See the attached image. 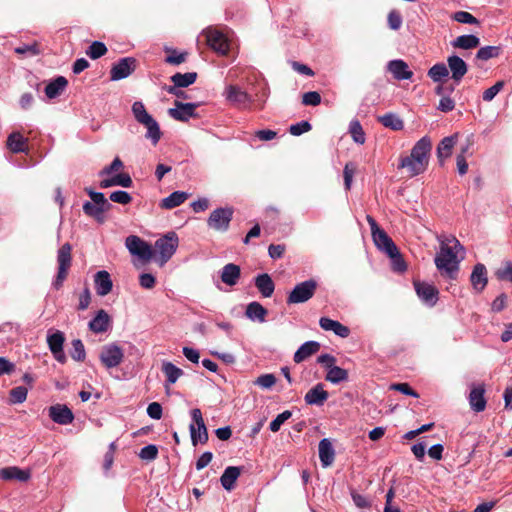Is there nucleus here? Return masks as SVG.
Here are the masks:
<instances>
[{"instance_id": "59", "label": "nucleus", "mask_w": 512, "mask_h": 512, "mask_svg": "<svg viewBox=\"0 0 512 512\" xmlns=\"http://www.w3.org/2000/svg\"><path fill=\"white\" fill-rule=\"evenodd\" d=\"M275 383L276 377L273 374H263L255 380V384L264 389L271 388Z\"/></svg>"}, {"instance_id": "46", "label": "nucleus", "mask_w": 512, "mask_h": 512, "mask_svg": "<svg viewBox=\"0 0 512 512\" xmlns=\"http://www.w3.org/2000/svg\"><path fill=\"white\" fill-rule=\"evenodd\" d=\"M448 75L449 70L444 63H437L433 65L428 71V76L434 82H441L443 79H447Z\"/></svg>"}, {"instance_id": "57", "label": "nucleus", "mask_w": 512, "mask_h": 512, "mask_svg": "<svg viewBox=\"0 0 512 512\" xmlns=\"http://www.w3.org/2000/svg\"><path fill=\"white\" fill-rule=\"evenodd\" d=\"M168 52H170V55H168L166 57L165 62L168 63V64H171V65H180V64H182L183 62L186 61V58H187V55H188V53H186V52L177 53V51L174 50V49H170V50H168Z\"/></svg>"}, {"instance_id": "52", "label": "nucleus", "mask_w": 512, "mask_h": 512, "mask_svg": "<svg viewBox=\"0 0 512 512\" xmlns=\"http://www.w3.org/2000/svg\"><path fill=\"white\" fill-rule=\"evenodd\" d=\"M452 19L464 24H470L475 25L479 24V21L477 18H475L471 13L466 11H457L452 16Z\"/></svg>"}, {"instance_id": "22", "label": "nucleus", "mask_w": 512, "mask_h": 512, "mask_svg": "<svg viewBox=\"0 0 512 512\" xmlns=\"http://www.w3.org/2000/svg\"><path fill=\"white\" fill-rule=\"evenodd\" d=\"M88 326L94 333H104L111 326V318L105 310L100 309L96 313L95 317L89 322Z\"/></svg>"}, {"instance_id": "43", "label": "nucleus", "mask_w": 512, "mask_h": 512, "mask_svg": "<svg viewBox=\"0 0 512 512\" xmlns=\"http://www.w3.org/2000/svg\"><path fill=\"white\" fill-rule=\"evenodd\" d=\"M325 380L332 384H339L348 380V371L335 365L327 371Z\"/></svg>"}, {"instance_id": "58", "label": "nucleus", "mask_w": 512, "mask_h": 512, "mask_svg": "<svg viewBox=\"0 0 512 512\" xmlns=\"http://www.w3.org/2000/svg\"><path fill=\"white\" fill-rule=\"evenodd\" d=\"M302 103L307 106H317L321 103V95L317 91L306 92L302 96Z\"/></svg>"}, {"instance_id": "36", "label": "nucleus", "mask_w": 512, "mask_h": 512, "mask_svg": "<svg viewBox=\"0 0 512 512\" xmlns=\"http://www.w3.org/2000/svg\"><path fill=\"white\" fill-rule=\"evenodd\" d=\"M245 315L251 321L263 323L266 320L267 310L259 302H251L247 305Z\"/></svg>"}, {"instance_id": "54", "label": "nucleus", "mask_w": 512, "mask_h": 512, "mask_svg": "<svg viewBox=\"0 0 512 512\" xmlns=\"http://www.w3.org/2000/svg\"><path fill=\"white\" fill-rule=\"evenodd\" d=\"M496 277L502 281L512 282V263L507 261L495 272Z\"/></svg>"}, {"instance_id": "34", "label": "nucleus", "mask_w": 512, "mask_h": 512, "mask_svg": "<svg viewBox=\"0 0 512 512\" xmlns=\"http://www.w3.org/2000/svg\"><path fill=\"white\" fill-rule=\"evenodd\" d=\"M320 348V345L316 341H307L302 344L294 354V361L301 363L311 355L315 354Z\"/></svg>"}, {"instance_id": "17", "label": "nucleus", "mask_w": 512, "mask_h": 512, "mask_svg": "<svg viewBox=\"0 0 512 512\" xmlns=\"http://www.w3.org/2000/svg\"><path fill=\"white\" fill-rule=\"evenodd\" d=\"M373 241L375 245L388 256H395L397 253V246L392 239L382 229L373 230Z\"/></svg>"}, {"instance_id": "6", "label": "nucleus", "mask_w": 512, "mask_h": 512, "mask_svg": "<svg viewBox=\"0 0 512 512\" xmlns=\"http://www.w3.org/2000/svg\"><path fill=\"white\" fill-rule=\"evenodd\" d=\"M125 245L132 255L137 256L145 263L152 260L155 255L152 246L138 236H128L125 240Z\"/></svg>"}, {"instance_id": "19", "label": "nucleus", "mask_w": 512, "mask_h": 512, "mask_svg": "<svg viewBox=\"0 0 512 512\" xmlns=\"http://www.w3.org/2000/svg\"><path fill=\"white\" fill-rule=\"evenodd\" d=\"M132 113L136 121L145 128H159L156 120L147 112L144 104L136 101L132 105Z\"/></svg>"}, {"instance_id": "4", "label": "nucleus", "mask_w": 512, "mask_h": 512, "mask_svg": "<svg viewBox=\"0 0 512 512\" xmlns=\"http://www.w3.org/2000/svg\"><path fill=\"white\" fill-rule=\"evenodd\" d=\"M71 250L72 247L69 243L62 245L57 253L58 272L52 283L56 290H59L67 278L69 268L71 266Z\"/></svg>"}, {"instance_id": "23", "label": "nucleus", "mask_w": 512, "mask_h": 512, "mask_svg": "<svg viewBox=\"0 0 512 512\" xmlns=\"http://www.w3.org/2000/svg\"><path fill=\"white\" fill-rule=\"evenodd\" d=\"M320 327L325 331H333L337 336L346 338L350 334L347 326L341 324L339 321L332 320L327 317H321L319 320Z\"/></svg>"}, {"instance_id": "21", "label": "nucleus", "mask_w": 512, "mask_h": 512, "mask_svg": "<svg viewBox=\"0 0 512 512\" xmlns=\"http://www.w3.org/2000/svg\"><path fill=\"white\" fill-rule=\"evenodd\" d=\"M95 290L99 296H106L112 291L113 282L111 280L110 274L101 270L98 271L94 276Z\"/></svg>"}, {"instance_id": "63", "label": "nucleus", "mask_w": 512, "mask_h": 512, "mask_svg": "<svg viewBox=\"0 0 512 512\" xmlns=\"http://www.w3.org/2000/svg\"><path fill=\"white\" fill-rule=\"evenodd\" d=\"M392 390H396V391H399L401 392L402 394H405V395H408V396H412V397H415V398H418L419 397V394L413 390L409 384L407 383H397V384H392L391 387H390Z\"/></svg>"}, {"instance_id": "24", "label": "nucleus", "mask_w": 512, "mask_h": 512, "mask_svg": "<svg viewBox=\"0 0 512 512\" xmlns=\"http://www.w3.org/2000/svg\"><path fill=\"white\" fill-rule=\"evenodd\" d=\"M328 396V392L324 390L323 384L319 383L306 393L304 399L309 405L321 406L328 399Z\"/></svg>"}, {"instance_id": "20", "label": "nucleus", "mask_w": 512, "mask_h": 512, "mask_svg": "<svg viewBox=\"0 0 512 512\" xmlns=\"http://www.w3.org/2000/svg\"><path fill=\"white\" fill-rule=\"evenodd\" d=\"M470 282L472 288L477 293H480L485 289L488 283V277L487 270L484 264L478 263L474 266L472 273L470 275Z\"/></svg>"}, {"instance_id": "27", "label": "nucleus", "mask_w": 512, "mask_h": 512, "mask_svg": "<svg viewBox=\"0 0 512 512\" xmlns=\"http://www.w3.org/2000/svg\"><path fill=\"white\" fill-rule=\"evenodd\" d=\"M241 275L240 267L236 264L229 263L226 264L220 273V278L223 283L228 286H234L237 284Z\"/></svg>"}, {"instance_id": "33", "label": "nucleus", "mask_w": 512, "mask_h": 512, "mask_svg": "<svg viewBox=\"0 0 512 512\" xmlns=\"http://www.w3.org/2000/svg\"><path fill=\"white\" fill-rule=\"evenodd\" d=\"M240 474H241V469L239 467H236V466L227 467L224 470V472L220 478L222 487L228 491L232 490L234 488L235 482L238 479V477L240 476Z\"/></svg>"}, {"instance_id": "60", "label": "nucleus", "mask_w": 512, "mask_h": 512, "mask_svg": "<svg viewBox=\"0 0 512 512\" xmlns=\"http://www.w3.org/2000/svg\"><path fill=\"white\" fill-rule=\"evenodd\" d=\"M123 167V163L122 161L116 157L112 163L106 167H104L100 172H99V176L100 177H104V176H109V175H112L114 172L120 170L121 168Z\"/></svg>"}, {"instance_id": "64", "label": "nucleus", "mask_w": 512, "mask_h": 512, "mask_svg": "<svg viewBox=\"0 0 512 512\" xmlns=\"http://www.w3.org/2000/svg\"><path fill=\"white\" fill-rule=\"evenodd\" d=\"M140 286L144 289H152L156 284L155 277L150 273H142L139 276Z\"/></svg>"}, {"instance_id": "32", "label": "nucleus", "mask_w": 512, "mask_h": 512, "mask_svg": "<svg viewBox=\"0 0 512 512\" xmlns=\"http://www.w3.org/2000/svg\"><path fill=\"white\" fill-rule=\"evenodd\" d=\"M68 85V81L64 76H58L45 87V94L49 99L59 97Z\"/></svg>"}, {"instance_id": "11", "label": "nucleus", "mask_w": 512, "mask_h": 512, "mask_svg": "<svg viewBox=\"0 0 512 512\" xmlns=\"http://www.w3.org/2000/svg\"><path fill=\"white\" fill-rule=\"evenodd\" d=\"M197 79V73L196 72H187V73H175L173 76H171V82L173 83L172 86H168L166 87V91L169 93V94H172V95H175L176 97H184V98H187V96H185V93L181 90H179V88H185V87H188L190 85H192L193 83H195Z\"/></svg>"}, {"instance_id": "51", "label": "nucleus", "mask_w": 512, "mask_h": 512, "mask_svg": "<svg viewBox=\"0 0 512 512\" xmlns=\"http://www.w3.org/2000/svg\"><path fill=\"white\" fill-rule=\"evenodd\" d=\"M15 53L24 56H36L40 54V49L38 43L33 42L32 44H25L15 48Z\"/></svg>"}, {"instance_id": "8", "label": "nucleus", "mask_w": 512, "mask_h": 512, "mask_svg": "<svg viewBox=\"0 0 512 512\" xmlns=\"http://www.w3.org/2000/svg\"><path fill=\"white\" fill-rule=\"evenodd\" d=\"M233 213L234 211L230 207L217 208L211 212L207 224L213 230L225 232L230 226Z\"/></svg>"}, {"instance_id": "40", "label": "nucleus", "mask_w": 512, "mask_h": 512, "mask_svg": "<svg viewBox=\"0 0 512 512\" xmlns=\"http://www.w3.org/2000/svg\"><path fill=\"white\" fill-rule=\"evenodd\" d=\"M162 371L166 376V388H168L169 385L174 384L183 375L182 369L168 361H164L162 363Z\"/></svg>"}, {"instance_id": "44", "label": "nucleus", "mask_w": 512, "mask_h": 512, "mask_svg": "<svg viewBox=\"0 0 512 512\" xmlns=\"http://www.w3.org/2000/svg\"><path fill=\"white\" fill-rule=\"evenodd\" d=\"M456 137L457 134L454 136L445 137L440 142L437 148V155L440 161L444 160L445 158L451 155L452 148L456 143Z\"/></svg>"}, {"instance_id": "28", "label": "nucleus", "mask_w": 512, "mask_h": 512, "mask_svg": "<svg viewBox=\"0 0 512 512\" xmlns=\"http://www.w3.org/2000/svg\"><path fill=\"white\" fill-rule=\"evenodd\" d=\"M318 450L322 466L324 468L329 467L335 458V452L331 442L326 438L322 439L319 442Z\"/></svg>"}, {"instance_id": "1", "label": "nucleus", "mask_w": 512, "mask_h": 512, "mask_svg": "<svg viewBox=\"0 0 512 512\" xmlns=\"http://www.w3.org/2000/svg\"><path fill=\"white\" fill-rule=\"evenodd\" d=\"M437 239L440 248L434 259L436 268L442 276L455 280L464 259V248L454 236L440 235Z\"/></svg>"}, {"instance_id": "15", "label": "nucleus", "mask_w": 512, "mask_h": 512, "mask_svg": "<svg viewBox=\"0 0 512 512\" xmlns=\"http://www.w3.org/2000/svg\"><path fill=\"white\" fill-rule=\"evenodd\" d=\"M198 107L197 103H183L175 101V108L168 109V114L175 120L187 121L189 118L195 117V110Z\"/></svg>"}, {"instance_id": "42", "label": "nucleus", "mask_w": 512, "mask_h": 512, "mask_svg": "<svg viewBox=\"0 0 512 512\" xmlns=\"http://www.w3.org/2000/svg\"><path fill=\"white\" fill-rule=\"evenodd\" d=\"M501 53H502L501 46L481 47L475 55V60L488 61L490 59L499 57L501 55Z\"/></svg>"}, {"instance_id": "49", "label": "nucleus", "mask_w": 512, "mask_h": 512, "mask_svg": "<svg viewBox=\"0 0 512 512\" xmlns=\"http://www.w3.org/2000/svg\"><path fill=\"white\" fill-rule=\"evenodd\" d=\"M85 192L90 196L92 200V204L99 205L101 207H104L106 209H111L112 205L109 203V201L105 198L104 194L101 192H95L91 188H85Z\"/></svg>"}, {"instance_id": "14", "label": "nucleus", "mask_w": 512, "mask_h": 512, "mask_svg": "<svg viewBox=\"0 0 512 512\" xmlns=\"http://www.w3.org/2000/svg\"><path fill=\"white\" fill-rule=\"evenodd\" d=\"M64 341V333L59 330L49 333L47 336L48 347L54 358L60 363H65L66 361V356L63 351Z\"/></svg>"}, {"instance_id": "2", "label": "nucleus", "mask_w": 512, "mask_h": 512, "mask_svg": "<svg viewBox=\"0 0 512 512\" xmlns=\"http://www.w3.org/2000/svg\"><path fill=\"white\" fill-rule=\"evenodd\" d=\"M432 144L429 138H421L412 148L410 155L400 159L398 168L405 169L409 177L423 174L428 167Z\"/></svg>"}, {"instance_id": "7", "label": "nucleus", "mask_w": 512, "mask_h": 512, "mask_svg": "<svg viewBox=\"0 0 512 512\" xmlns=\"http://www.w3.org/2000/svg\"><path fill=\"white\" fill-rule=\"evenodd\" d=\"M317 289V282L309 279L297 284L287 297L288 304H299L310 300Z\"/></svg>"}, {"instance_id": "30", "label": "nucleus", "mask_w": 512, "mask_h": 512, "mask_svg": "<svg viewBox=\"0 0 512 512\" xmlns=\"http://www.w3.org/2000/svg\"><path fill=\"white\" fill-rule=\"evenodd\" d=\"M0 476L3 480H18L25 482L30 478V472L28 470H22L19 467L11 466L5 467L0 470Z\"/></svg>"}, {"instance_id": "3", "label": "nucleus", "mask_w": 512, "mask_h": 512, "mask_svg": "<svg viewBox=\"0 0 512 512\" xmlns=\"http://www.w3.org/2000/svg\"><path fill=\"white\" fill-rule=\"evenodd\" d=\"M179 245V238L175 232H169L155 241V250L158 256L155 261L159 266L166 264L175 254Z\"/></svg>"}, {"instance_id": "37", "label": "nucleus", "mask_w": 512, "mask_h": 512, "mask_svg": "<svg viewBox=\"0 0 512 512\" xmlns=\"http://www.w3.org/2000/svg\"><path fill=\"white\" fill-rule=\"evenodd\" d=\"M454 48L470 50L477 48L480 45V39L472 34L458 36L451 42Z\"/></svg>"}, {"instance_id": "39", "label": "nucleus", "mask_w": 512, "mask_h": 512, "mask_svg": "<svg viewBox=\"0 0 512 512\" xmlns=\"http://www.w3.org/2000/svg\"><path fill=\"white\" fill-rule=\"evenodd\" d=\"M7 146L14 153L24 152L27 148V138L19 131H14L8 137Z\"/></svg>"}, {"instance_id": "41", "label": "nucleus", "mask_w": 512, "mask_h": 512, "mask_svg": "<svg viewBox=\"0 0 512 512\" xmlns=\"http://www.w3.org/2000/svg\"><path fill=\"white\" fill-rule=\"evenodd\" d=\"M83 211L86 215L94 218L97 222L103 223L105 221L104 213L109 211V209L87 201L83 204Z\"/></svg>"}, {"instance_id": "12", "label": "nucleus", "mask_w": 512, "mask_h": 512, "mask_svg": "<svg viewBox=\"0 0 512 512\" xmlns=\"http://www.w3.org/2000/svg\"><path fill=\"white\" fill-rule=\"evenodd\" d=\"M137 60L133 57H125L114 64L110 70V78L118 81L130 76L136 69Z\"/></svg>"}, {"instance_id": "48", "label": "nucleus", "mask_w": 512, "mask_h": 512, "mask_svg": "<svg viewBox=\"0 0 512 512\" xmlns=\"http://www.w3.org/2000/svg\"><path fill=\"white\" fill-rule=\"evenodd\" d=\"M28 394V389L24 386H17L13 388L9 393V401L12 404L23 403Z\"/></svg>"}, {"instance_id": "13", "label": "nucleus", "mask_w": 512, "mask_h": 512, "mask_svg": "<svg viewBox=\"0 0 512 512\" xmlns=\"http://www.w3.org/2000/svg\"><path fill=\"white\" fill-rule=\"evenodd\" d=\"M415 291L420 300L429 307H433L438 301L437 288L427 282L414 281Z\"/></svg>"}, {"instance_id": "29", "label": "nucleus", "mask_w": 512, "mask_h": 512, "mask_svg": "<svg viewBox=\"0 0 512 512\" xmlns=\"http://www.w3.org/2000/svg\"><path fill=\"white\" fill-rule=\"evenodd\" d=\"M189 198V194L184 191H175L169 196L163 198L159 203L160 208L170 210L180 206Z\"/></svg>"}, {"instance_id": "26", "label": "nucleus", "mask_w": 512, "mask_h": 512, "mask_svg": "<svg viewBox=\"0 0 512 512\" xmlns=\"http://www.w3.org/2000/svg\"><path fill=\"white\" fill-rule=\"evenodd\" d=\"M133 184V181L129 174L127 173H120L113 175L110 178H105L100 181V188L106 189L113 186H121L124 188H129Z\"/></svg>"}, {"instance_id": "56", "label": "nucleus", "mask_w": 512, "mask_h": 512, "mask_svg": "<svg viewBox=\"0 0 512 512\" xmlns=\"http://www.w3.org/2000/svg\"><path fill=\"white\" fill-rule=\"evenodd\" d=\"M109 198L112 202L122 205H127L132 201L131 195L128 192L122 190L112 192Z\"/></svg>"}, {"instance_id": "50", "label": "nucleus", "mask_w": 512, "mask_h": 512, "mask_svg": "<svg viewBox=\"0 0 512 512\" xmlns=\"http://www.w3.org/2000/svg\"><path fill=\"white\" fill-rule=\"evenodd\" d=\"M70 355L76 361H83L85 359V348L80 339H74L72 341V350Z\"/></svg>"}, {"instance_id": "47", "label": "nucleus", "mask_w": 512, "mask_h": 512, "mask_svg": "<svg viewBox=\"0 0 512 512\" xmlns=\"http://www.w3.org/2000/svg\"><path fill=\"white\" fill-rule=\"evenodd\" d=\"M107 53V47L103 42L94 41L86 51V54L93 60H96Z\"/></svg>"}, {"instance_id": "45", "label": "nucleus", "mask_w": 512, "mask_h": 512, "mask_svg": "<svg viewBox=\"0 0 512 512\" xmlns=\"http://www.w3.org/2000/svg\"><path fill=\"white\" fill-rule=\"evenodd\" d=\"M378 122L385 128H403V120L394 113H387L383 116H378Z\"/></svg>"}, {"instance_id": "25", "label": "nucleus", "mask_w": 512, "mask_h": 512, "mask_svg": "<svg viewBox=\"0 0 512 512\" xmlns=\"http://www.w3.org/2000/svg\"><path fill=\"white\" fill-rule=\"evenodd\" d=\"M388 70L393 74L397 80L411 79L413 72L409 70L406 62L403 60H392L388 63Z\"/></svg>"}, {"instance_id": "9", "label": "nucleus", "mask_w": 512, "mask_h": 512, "mask_svg": "<svg viewBox=\"0 0 512 512\" xmlns=\"http://www.w3.org/2000/svg\"><path fill=\"white\" fill-rule=\"evenodd\" d=\"M99 358L106 368L111 369L122 363L124 351L117 343H109L102 347Z\"/></svg>"}, {"instance_id": "55", "label": "nucleus", "mask_w": 512, "mask_h": 512, "mask_svg": "<svg viewBox=\"0 0 512 512\" xmlns=\"http://www.w3.org/2000/svg\"><path fill=\"white\" fill-rule=\"evenodd\" d=\"M291 416L292 413L289 410H285L284 412L280 413L273 421H271L269 426L270 430L272 432H278L283 423L291 418Z\"/></svg>"}, {"instance_id": "62", "label": "nucleus", "mask_w": 512, "mask_h": 512, "mask_svg": "<svg viewBox=\"0 0 512 512\" xmlns=\"http://www.w3.org/2000/svg\"><path fill=\"white\" fill-rule=\"evenodd\" d=\"M388 25L393 30H398L401 27L402 16L398 11H390V13L388 14Z\"/></svg>"}, {"instance_id": "5", "label": "nucleus", "mask_w": 512, "mask_h": 512, "mask_svg": "<svg viewBox=\"0 0 512 512\" xmlns=\"http://www.w3.org/2000/svg\"><path fill=\"white\" fill-rule=\"evenodd\" d=\"M192 422L189 425L191 442L194 446L198 443L205 444L208 441V431L199 408H194L190 412Z\"/></svg>"}, {"instance_id": "10", "label": "nucleus", "mask_w": 512, "mask_h": 512, "mask_svg": "<svg viewBox=\"0 0 512 512\" xmlns=\"http://www.w3.org/2000/svg\"><path fill=\"white\" fill-rule=\"evenodd\" d=\"M207 45L215 52L225 55L229 51V42L227 37L218 29L209 27L202 33Z\"/></svg>"}, {"instance_id": "35", "label": "nucleus", "mask_w": 512, "mask_h": 512, "mask_svg": "<svg viewBox=\"0 0 512 512\" xmlns=\"http://www.w3.org/2000/svg\"><path fill=\"white\" fill-rule=\"evenodd\" d=\"M484 392L485 390L482 386L474 387L470 392L469 403L475 412H482L486 407Z\"/></svg>"}, {"instance_id": "53", "label": "nucleus", "mask_w": 512, "mask_h": 512, "mask_svg": "<svg viewBox=\"0 0 512 512\" xmlns=\"http://www.w3.org/2000/svg\"><path fill=\"white\" fill-rule=\"evenodd\" d=\"M505 82L503 80L497 81L493 86L483 92L482 98L486 102H490L494 97L503 89Z\"/></svg>"}, {"instance_id": "38", "label": "nucleus", "mask_w": 512, "mask_h": 512, "mask_svg": "<svg viewBox=\"0 0 512 512\" xmlns=\"http://www.w3.org/2000/svg\"><path fill=\"white\" fill-rule=\"evenodd\" d=\"M255 286L264 297H270L275 289L274 282L266 273L260 274L255 278Z\"/></svg>"}, {"instance_id": "31", "label": "nucleus", "mask_w": 512, "mask_h": 512, "mask_svg": "<svg viewBox=\"0 0 512 512\" xmlns=\"http://www.w3.org/2000/svg\"><path fill=\"white\" fill-rule=\"evenodd\" d=\"M226 98L231 103L246 107L250 102L249 95L238 86L230 85L226 89Z\"/></svg>"}, {"instance_id": "18", "label": "nucleus", "mask_w": 512, "mask_h": 512, "mask_svg": "<svg viewBox=\"0 0 512 512\" xmlns=\"http://www.w3.org/2000/svg\"><path fill=\"white\" fill-rule=\"evenodd\" d=\"M49 417L57 424L67 425L73 422L74 415L66 405L56 404L49 408Z\"/></svg>"}, {"instance_id": "16", "label": "nucleus", "mask_w": 512, "mask_h": 512, "mask_svg": "<svg viewBox=\"0 0 512 512\" xmlns=\"http://www.w3.org/2000/svg\"><path fill=\"white\" fill-rule=\"evenodd\" d=\"M447 65L452 80L455 84H459L468 71L466 62L457 55H451L447 58Z\"/></svg>"}, {"instance_id": "61", "label": "nucleus", "mask_w": 512, "mask_h": 512, "mask_svg": "<svg viewBox=\"0 0 512 512\" xmlns=\"http://www.w3.org/2000/svg\"><path fill=\"white\" fill-rule=\"evenodd\" d=\"M158 455V448L155 445H147L143 447L139 456L143 460H154Z\"/></svg>"}]
</instances>
